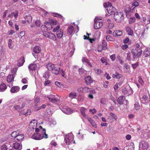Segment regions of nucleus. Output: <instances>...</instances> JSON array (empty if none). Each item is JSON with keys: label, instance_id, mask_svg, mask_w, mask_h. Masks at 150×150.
<instances>
[{"label": "nucleus", "instance_id": "nucleus-16", "mask_svg": "<svg viewBox=\"0 0 150 150\" xmlns=\"http://www.w3.org/2000/svg\"><path fill=\"white\" fill-rule=\"evenodd\" d=\"M41 50V47L38 46H35L33 48V51L36 54L40 53Z\"/></svg>", "mask_w": 150, "mask_h": 150}, {"label": "nucleus", "instance_id": "nucleus-47", "mask_svg": "<svg viewBox=\"0 0 150 150\" xmlns=\"http://www.w3.org/2000/svg\"><path fill=\"white\" fill-rule=\"evenodd\" d=\"M106 102V99L104 98H102L101 99L100 102L101 103L104 105L105 104Z\"/></svg>", "mask_w": 150, "mask_h": 150}, {"label": "nucleus", "instance_id": "nucleus-56", "mask_svg": "<svg viewBox=\"0 0 150 150\" xmlns=\"http://www.w3.org/2000/svg\"><path fill=\"white\" fill-rule=\"evenodd\" d=\"M131 59V56L130 53L129 52L127 54V59L129 60H130Z\"/></svg>", "mask_w": 150, "mask_h": 150}, {"label": "nucleus", "instance_id": "nucleus-25", "mask_svg": "<svg viewBox=\"0 0 150 150\" xmlns=\"http://www.w3.org/2000/svg\"><path fill=\"white\" fill-rule=\"evenodd\" d=\"M14 76L13 74L9 75L7 77V81L8 82H11L13 81Z\"/></svg>", "mask_w": 150, "mask_h": 150}, {"label": "nucleus", "instance_id": "nucleus-63", "mask_svg": "<svg viewBox=\"0 0 150 150\" xmlns=\"http://www.w3.org/2000/svg\"><path fill=\"white\" fill-rule=\"evenodd\" d=\"M128 47L127 45L125 44L122 46V48L123 50H125Z\"/></svg>", "mask_w": 150, "mask_h": 150}, {"label": "nucleus", "instance_id": "nucleus-44", "mask_svg": "<svg viewBox=\"0 0 150 150\" xmlns=\"http://www.w3.org/2000/svg\"><path fill=\"white\" fill-rule=\"evenodd\" d=\"M50 23H52V24H54V22L52 21H49L48 22H45L44 23V24L45 25H48Z\"/></svg>", "mask_w": 150, "mask_h": 150}, {"label": "nucleus", "instance_id": "nucleus-55", "mask_svg": "<svg viewBox=\"0 0 150 150\" xmlns=\"http://www.w3.org/2000/svg\"><path fill=\"white\" fill-rule=\"evenodd\" d=\"M59 28H60L59 25L57 26L56 27H55V28H54L53 29V32H57V30H58Z\"/></svg>", "mask_w": 150, "mask_h": 150}, {"label": "nucleus", "instance_id": "nucleus-38", "mask_svg": "<svg viewBox=\"0 0 150 150\" xmlns=\"http://www.w3.org/2000/svg\"><path fill=\"white\" fill-rule=\"evenodd\" d=\"M132 8H134L135 7H136L139 6V4L137 1H135L132 4Z\"/></svg>", "mask_w": 150, "mask_h": 150}, {"label": "nucleus", "instance_id": "nucleus-27", "mask_svg": "<svg viewBox=\"0 0 150 150\" xmlns=\"http://www.w3.org/2000/svg\"><path fill=\"white\" fill-rule=\"evenodd\" d=\"M88 120L90 122L91 124L93 127L95 128L97 127V126L95 122L90 117L88 118Z\"/></svg>", "mask_w": 150, "mask_h": 150}, {"label": "nucleus", "instance_id": "nucleus-15", "mask_svg": "<svg viewBox=\"0 0 150 150\" xmlns=\"http://www.w3.org/2000/svg\"><path fill=\"white\" fill-rule=\"evenodd\" d=\"M85 82L87 85H89L93 82V80L90 76H88L85 78Z\"/></svg>", "mask_w": 150, "mask_h": 150}, {"label": "nucleus", "instance_id": "nucleus-21", "mask_svg": "<svg viewBox=\"0 0 150 150\" xmlns=\"http://www.w3.org/2000/svg\"><path fill=\"white\" fill-rule=\"evenodd\" d=\"M20 88L18 86L13 87L11 90V92L12 93H16L19 91Z\"/></svg>", "mask_w": 150, "mask_h": 150}, {"label": "nucleus", "instance_id": "nucleus-60", "mask_svg": "<svg viewBox=\"0 0 150 150\" xmlns=\"http://www.w3.org/2000/svg\"><path fill=\"white\" fill-rule=\"evenodd\" d=\"M50 80H46L45 82L44 83V85L45 86H46L48 85V84H49L50 83Z\"/></svg>", "mask_w": 150, "mask_h": 150}, {"label": "nucleus", "instance_id": "nucleus-31", "mask_svg": "<svg viewBox=\"0 0 150 150\" xmlns=\"http://www.w3.org/2000/svg\"><path fill=\"white\" fill-rule=\"evenodd\" d=\"M69 97L71 99L75 98L76 97V93L75 92H71L69 94Z\"/></svg>", "mask_w": 150, "mask_h": 150}, {"label": "nucleus", "instance_id": "nucleus-46", "mask_svg": "<svg viewBox=\"0 0 150 150\" xmlns=\"http://www.w3.org/2000/svg\"><path fill=\"white\" fill-rule=\"evenodd\" d=\"M94 70L97 74L98 75L100 74L101 73V70L100 69H94Z\"/></svg>", "mask_w": 150, "mask_h": 150}, {"label": "nucleus", "instance_id": "nucleus-17", "mask_svg": "<svg viewBox=\"0 0 150 150\" xmlns=\"http://www.w3.org/2000/svg\"><path fill=\"white\" fill-rule=\"evenodd\" d=\"M144 56L145 57L149 56L150 55V48L146 49L143 52Z\"/></svg>", "mask_w": 150, "mask_h": 150}, {"label": "nucleus", "instance_id": "nucleus-6", "mask_svg": "<svg viewBox=\"0 0 150 150\" xmlns=\"http://www.w3.org/2000/svg\"><path fill=\"white\" fill-rule=\"evenodd\" d=\"M114 18L116 21L119 22L123 18V13L122 12H116L114 13Z\"/></svg>", "mask_w": 150, "mask_h": 150}, {"label": "nucleus", "instance_id": "nucleus-45", "mask_svg": "<svg viewBox=\"0 0 150 150\" xmlns=\"http://www.w3.org/2000/svg\"><path fill=\"white\" fill-rule=\"evenodd\" d=\"M83 90V93H87L90 92V88L88 87H85L84 88Z\"/></svg>", "mask_w": 150, "mask_h": 150}, {"label": "nucleus", "instance_id": "nucleus-5", "mask_svg": "<svg viewBox=\"0 0 150 150\" xmlns=\"http://www.w3.org/2000/svg\"><path fill=\"white\" fill-rule=\"evenodd\" d=\"M52 73L55 74H57L59 72L60 74L62 75L63 77H65L64 71L62 69L60 70L59 68L56 67L55 65L54 67V68L52 69V70L51 71Z\"/></svg>", "mask_w": 150, "mask_h": 150}, {"label": "nucleus", "instance_id": "nucleus-61", "mask_svg": "<svg viewBox=\"0 0 150 150\" xmlns=\"http://www.w3.org/2000/svg\"><path fill=\"white\" fill-rule=\"evenodd\" d=\"M21 82L24 84L27 83L28 81L25 78H23L21 80Z\"/></svg>", "mask_w": 150, "mask_h": 150}, {"label": "nucleus", "instance_id": "nucleus-57", "mask_svg": "<svg viewBox=\"0 0 150 150\" xmlns=\"http://www.w3.org/2000/svg\"><path fill=\"white\" fill-rule=\"evenodd\" d=\"M132 66L133 68L134 69H135L138 66V64L137 62L135 64H132Z\"/></svg>", "mask_w": 150, "mask_h": 150}, {"label": "nucleus", "instance_id": "nucleus-7", "mask_svg": "<svg viewBox=\"0 0 150 150\" xmlns=\"http://www.w3.org/2000/svg\"><path fill=\"white\" fill-rule=\"evenodd\" d=\"M49 100L52 103H55L59 100V97L57 95H50L47 96Z\"/></svg>", "mask_w": 150, "mask_h": 150}, {"label": "nucleus", "instance_id": "nucleus-3", "mask_svg": "<svg viewBox=\"0 0 150 150\" xmlns=\"http://www.w3.org/2000/svg\"><path fill=\"white\" fill-rule=\"evenodd\" d=\"M102 19L95 18L94 19V27L95 29H98L100 28L103 25Z\"/></svg>", "mask_w": 150, "mask_h": 150}, {"label": "nucleus", "instance_id": "nucleus-18", "mask_svg": "<svg viewBox=\"0 0 150 150\" xmlns=\"http://www.w3.org/2000/svg\"><path fill=\"white\" fill-rule=\"evenodd\" d=\"M74 27L72 25L69 26L67 29V33L68 35H71L73 32Z\"/></svg>", "mask_w": 150, "mask_h": 150}, {"label": "nucleus", "instance_id": "nucleus-23", "mask_svg": "<svg viewBox=\"0 0 150 150\" xmlns=\"http://www.w3.org/2000/svg\"><path fill=\"white\" fill-rule=\"evenodd\" d=\"M57 35L58 38L61 39L63 35V32L62 30H60L57 32Z\"/></svg>", "mask_w": 150, "mask_h": 150}, {"label": "nucleus", "instance_id": "nucleus-29", "mask_svg": "<svg viewBox=\"0 0 150 150\" xmlns=\"http://www.w3.org/2000/svg\"><path fill=\"white\" fill-rule=\"evenodd\" d=\"M86 109L84 107L81 108L80 109L81 115H82L84 117H86V115L85 113V110Z\"/></svg>", "mask_w": 150, "mask_h": 150}, {"label": "nucleus", "instance_id": "nucleus-34", "mask_svg": "<svg viewBox=\"0 0 150 150\" xmlns=\"http://www.w3.org/2000/svg\"><path fill=\"white\" fill-rule=\"evenodd\" d=\"M79 74L81 75H84L86 71L82 68H81L79 70Z\"/></svg>", "mask_w": 150, "mask_h": 150}, {"label": "nucleus", "instance_id": "nucleus-14", "mask_svg": "<svg viewBox=\"0 0 150 150\" xmlns=\"http://www.w3.org/2000/svg\"><path fill=\"white\" fill-rule=\"evenodd\" d=\"M28 68L30 70L34 71L36 69L37 66L35 64L33 63L30 64L28 67Z\"/></svg>", "mask_w": 150, "mask_h": 150}, {"label": "nucleus", "instance_id": "nucleus-19", "mask_svg": "<svg viewBox=\"0 0 150 150\" xmlns=\"http://www.w3.org/2000/svg\"><path fill=\"white\" fill-rule=\"evenodd\" d=\"M25 62V60L23 57H21L20 59L18 60L17 65L18 66H22Z\"/></svg>", "mask_w": 150, "mask_h": 150}, {"label": "nucleus", "instance_id": "nucleus-28", "mask_svg": "<svg viewBox=\"0 0 150 150\" xmlns=\"http://www.w3.org/2000/svg\"><path fill=\"white\" fill-rule=\"evenodd\" d=\"M50 76V72L48 71H47L44 73L43 75V77L46 79H47L49 78Z\"/></svg>", "mask_w": 150, "mask_h": 150}, {"label": "nucleus", "instance_id": "nucleus-13", "mask_svg": "<svg viewBox=\"0 0 150 150\" xmlns=\"http://www.w3.org/2000/svg\"><path fill=\"white\" fill-rule=\"evenodd\" d=\"M18 12L17 11H16L14 12H12L11 14L8 15V17L12 18L13 16L15 18H16L18 16Z\"/></svg>", "mask_w": 150, "mask_h": 150}, {"label": "nucleus", "instance_id": "nucleus-11", "mask_svg": "<svg viewBox=\"0 0 150 150\" xmlns=\"http://www.w3.org/2000/svg\"><path fill=\"white\" fill-rule=\"evenodd\" d=\"M125 98L124 96H121L117 99V101L118 103L120 105L124 104Z\"/></svg>", "mask_w": 150, "mask_h": 150}, {"label": "nucleus", "instance_id": "nucleus-43", "mask_svg": "<svg viewBox=\"0 0 150 150\" xmlns=\"http://www.w3.org/2000/svg\"><path fill=\"white\" fill-rule=\"evenodd\" d=\"M13 108L14 109L17 111H20L21 110V108L18 105H16L14 106Z\"/></svg>", "mask_w": 150, "mask_h": 150}, {"label": "nucleus", "instance_id": "nucleus-59", "mask_svg": "<svg viewBox=\"0 0 150 150\" xmlns=\"http://www.w3.org/2000/svg\"><path fill=\"white\" fill-rule=\"evenodd\" d=\"M54 16L55 17H59L60 18H62V16L58 13H56L54 15Z\"/></svg>", "mask_w": 150, "mask_h": 150}, {"label": "nucleus", "instance_id": "nucleus-9", "mask_svg": "<svg viewBox=\"0 0 150 150\" xmlns=\"http://www.w3.org/2000/svg\"><path fill=\"white\" fill-rule=\"evenodd\" d=\"M142 145V147L143 150L147 149L148 148V143L145 141H141L140 143V145Z\"/></svg>", "mask_w": 150, "mask_h": 150}, {"label": "nucleus", "instance_id": "nucleus-58", "mask_svg": "<svg viewBox=\"0 0 150 150\" xmlns=\"http://www.w3.org/2000/svg\"><path fill=\"white\" fill-rule=\"evenodd\" d=\"M141 47L140 48V45L139 44H137L136 45L135 50H137L138 51V50L141 49Z\"/></svg>", "mask_w": 150, "mask_h": 150}, {"label": "nucleus", "instance_id": "nucleus-64", "mask_svg": "<svg viewBox=\"0 0 150 150\" xmlns=\"http://www.w3.org/2000/svg\"><path fill=\"white\" fill-rule=\"evenodd\" d=\"M142 51L141 50L139 51V52L137 53V57L138 58L142 54Z\"/></svg>", "mask_w": 150, "mask_h": 150}, {"label": "nucleus", "instance_id": "nucleus-52", "mask_svg": "<svg viewBox=\"0 0 150 150\" xmlns=\"http://www.w3.org/2000/svg\"><path fill=\"white\" fill-rule=\"evenodd\" d=\"M84 99V97L82 96H79L78 98V100L81 101H83Z\"/></svg>", "mask_w": 150, "mask_h": 150}, {"label": "nucleus", "instance_id": "nucleus-1", "mask_svg": "<svg viewBox=\"0 0 150 150\" xmlns=\"http://www.w3.org/2000/svg\"><path fill=\"white\" fill-rule=\"evenodd\" d=\"M43 132L41 134L39 133H34L33 134L32 138L35 140H40L43 138H48L47 135L46 133V130L45 129H43Z\"/></svg>", "mask_w": 150, "mask_h": 150}, {"label": "nucleus", "instance_id": "nucleus-62", "mask_svg": "<svg viewBox=\"0 0 150 150\" xmlns=\"http://www.w3.org/2000/svg\"><path fill=\"white\" fill-rule=\"evenodd\" d=\"M139 82L142 84L144 83L142 79V78L141 77H139Z\"/></svg>", "mask_w": 150, "mask_h": 150}, {"label": "nucleus", "instance_id": "nucleus-39", "mask_svg": "<svg viewBox=\"0 0 150 150\" xmlns=\"http://www.w3.org/2000/svg\"><path fill=\"white\" fill-rule=\"evenodd\" d=\"M25 20L28 22L30 23L32 21V18L30 16H28L25 18Z\"/></svg>", "mask_w": 150, "mask_h": 150}, {"label": "nucleus", "instance_id": "nucleus-53", "mask_svg": "<svg viewBox=\"0 0 150 150\" xmlns=\"http://www.w3.org/2000/svg\"><path fill=\"white\" fill-rule=\"evenodd\" d=\"M114 26V25L113 23H109L108 28L110 29H112Z\"/></svg>", "mask_w": 150, "mask_h": 150}, {"label": "nucleus", "instance_id": "nucleus-2", "mask_svg": "<svg viewBox=\"0 0 150 150\" xmlns=\"http://www.w3.org/2000/svg\"><path fill=\"white\" fill-rule=\"evenodd\" d=\"M103 5L105 7L107 8V10L109 14L112 15L115 13V8L112 6L110 3L109 2L105 3Z\"/></svg>", "mask_w": 150, "mask_h": 150}, {"label": "nucleus", "instance_id": "nucleus-12", "mask_svg": "<svg viewBox=\"0 0 150 150\" xmlns=\"http://www.w3.org/2000/svg\"><path fill=\"white\" fill-rule=\"evenodd\" d=\"M51 24L52 23H50L49 24L48 26V25H42L41 26V30H43V29L46 30H47L48 29L49 30H50L52 29L53 27L51 25Z\"/></svg>", "mask_w": 150, "mask_h": 150}, {"label": "nucleus", "instance_id": "nucleus-33", "mask_svg": "<svg viewBox=\"0 0 150 150\" xmlns=\"http://www.w3.org/2000/svg\"><path fill=\"white\" fill-rule=\"evenodd\" d=\"M64 141L65 142L66 144L68 145L70 144L71 142L70 140L68 138L67 136L65 137Z\"/></svg>", "mask_w": 150, "mask_h": 150}, {"label": "nucleus", "instance_id": "nucleus-10", "mask_svg": "<svg viewBox=\"0 0 150 150\" xmlns=\"http://www.w3.org/2000/svg\"><path fill=\"white\" fill-rule=\"evenodd\" d=\"M62 110L63 112L67 114H70L72 113V110L70 108H67L66 107L65 108H62Z\"/></svg>", "mask_w": 150, "mask_h": 150}, {"label": "nucleus", "instance_id": "nucleus-54", "mask_svg": "<svg viewBox=\"0 0 150 150\" xmlns=\"http://www.w3.org/2000/svg\"><path fill=\"white\" fill-rule=\"evenodd\" d=\"M135 21V18L134 17H133L130 18L129 21V23H133Z\"/></svg>", "mask_w": 150, "mask_h": 150}, {"label": "nucleus", "instance_id": "nucleus-49", "mask_svg": "<svg viewBox=\"0 0 150 150\" xmlns=\"http://www.w3.org/2000/svg\"><path fill=\"white\" fill-rule=\"evenodd\" d=\"M116 33L117 35V36H120L122 34V31L119 30H117Z\"/></svg>", "mask_w": 150, "mask_h": 150}, {"label": "nucleus", "instance_id": "nucleus-24", "mask_svg": "<svg viewBox=\"0 0 150 150\" xmlns=\"http://www.w3.org/2000/svg\"><path fill=\"white\" fill-rule=\"evenodd\" d=\"M126 30L129 35H132L133 33V31L131 29L130 27L129 26L126 27Z\"/></svg>", "mask_w": 150, "mask_h": 150}, {"label": "nucleus", "instance_id": "nucleus-36", "mask_svg": "<svg viewBox=\"0 0 150 150\" xmlns=\"http://www.w3.org/2000/svg\"><path fill=\"white\" fill-rule=\"evenodd\" d=\"M134 109L136 110H139L140 108V107L138 103H136L134 105Z\"/></svg>", "mask_w": 150, "mask_h": 150}, {"label": "nucleus", "instance_id": "nucleus-20", "mask_svg": "<svg viewBox=\"0 0 150 150\" xmlns=\"http://www.w3.org/2000/svg\"><path fill=\"white\" fill-rule=\"evenodd\" d=\"M55 65L51 63L47 64L46 65V68L47 69L50 71L54 68Z\"/></svg>", "mask_w": 150, "mask_h": 150}, {"label": "nucleus", "instance_id": "nucleus-40", "mask_svg": "<svg viewBox=\"0 0 150 150\" xmlns=\"http://www.w3.org/2000/svg\"><path fill=\"white\" fill-rule=\"evenodd\" d=\"M12 40L10 39L9 40V42L8 43V47L11 49H12L13 47V45L12 44Z\"/></svg>", "mask_w": 150, "mask_h": 150}, {"label": "nucleus", "instance_id": "nucleus-4", "mask_svg": "<svg viewBox=\"0 0 150 150\" xmlns=\"http://www.w3.org/2000/svg\"><path fill=\"white\" fill-rule=\"evenodd\" d=\"M43 33V34L45 37L54 40H56V38L54 35L52 33L46 32V30L43 29V30H42Z\"/></svg>", "mask_w": 150, "mask_h": 150}, {"label": "nucleus", "instance_id": "nucleus-30", "mask_svg": "<svg viewBox=\"0 0 150 150\" xmlns=\"http://www.w3.org/2000/svg\"><path fill=\"white\" fill-rule=\"evenodd\" d=\"M23 138L24 135H23L21 134H19V133H18V134L17 135L16 139L17 140L20 141V140L23 139Z\"/></svg>", "mask_w": 150, "mask_h": 150}, {"label": "nucleus", "instance_id": "nucleus-26", "mask_svg": "<svg viewBox=\"0 0 150 150\" xmlns=\"http://www.w3.org/2000/svg\"><path fill=\"white\" fill-rule=\"evenodd\" d=\"M112 77L113 78L120 79L122 77V75L121 74H119L118 72H116L115 74H112Z\"/></svg>", "mask_w": 150, "mask_h": 150}, {"label": "nucleus", "instance_id": "nucleus-8", "mask_svg": "<svg viewBox=\"0 0 150 150\" xmlns=\"http://www.w3.org/2000/svg\"><path fill=\"white\" fill-rule=\"evenodd\" d=\"M12 147L13 150H21L22 148L21 144L17 142L13 143Z\"/></svg>", "mask_w": 150, "mask_h": 150}, {"label": "nucleus", "instance_id": "nucleus-42", "mask_svg": "<svg viewBox=\"0 0 150 150\" xmlns=\"http://www.w3.org/2000/svg\"><path fill=\"white\" fill-rule=\"evenodd\" d=\"M106 39L108 41H113V39L109 35L106 36Z\"/></svg>", "mask_w": 150, "mask_h": 150}, {"label": "nucleus", "instance_id": "nucleus-35", "mask_svg": "<svg viewBox=\"0 0 150 150\" xmlns=\"http://www.w3.org/2000/svg\"><path fill=\"white\" fill-rule=\"evenodd\" d=\"M18 132L16 131H14L11 134V136L13 137H15V139L16 138L18 134Z\"/></svg>", "mask_w": 150, "mask_h": 150}, {"label": "nucleus", "instance_id": "nucleus-48", "mask_svg": "<svg viewBox=\"0 0 150 150\" xmlns=\"http://www.w3.org/2000/svg\"><path fill=\"white\" fill-rule=\"evenodd\" d=\"M1 150H7V146L5 144L3 145L1 147Z\"/></svg>", "mask_w": 150, "mask_h": 150}, {"label": "nucleus", "instance_id": "nucleus-32", "mask_svg": "<svg viewBox=\"0 0 150 150\" xmlns=\"http://www.w3.org/2000/svg\"><path fill=\"white\" fill-rule=\"evenodd\" d=\"M142 99L145 101V102L147 103L149 101V98H148V96L146 95H144L142 97Z\"/></svg>", "mask_w": 150, "mask_h": 150}, {"label": "nucleus", "instance_id": "nucleus-37", "mask_svg": "<svg viewBox=\"0 0 150 150\" xmlns=\"http://www.w3.org/2000/svg\"><path fill=\"white\" fill-rule=\"evenodd\" d=\"M102 45L103 47L104 48H105V50L107 49L106 47L107 44V42H106L105 40H103L102 42Z\"/></svg>", "mask_w": 150, "mask_h": 150}, {"label": "nucleus", "instance_id": "nucleus-41", "mask_svg": "<svg viewBox=\"0 0 150 150\" xmlns=\"http://www.w3.org/2000/svg\"><path fill=\"white\" fill-rule=\"evenodd\" d=\"M131 52L132 53V55L133 56V57L134 59H135L137 57V53L136 52H134L133 51V49L131 50Z\"/></svg>", "mask_w": 150, "mask_h": 150}, {"label": "nucleus", "instance_id": "nucleus-51", "mask_svg": "<svg viewBox=\"0 0 150 150\" xmlns=\"http://www.w3.org/2000/svg\"><path fill=\"white\" fill-rule=\"evenodd\" d=\"M110 115L111 116H112V117H113L115 120H116L117 119V116L115 114H114L113 113H110Z\"/></svg>", "mask_w": 150, "mask_h": 150}, {"label": "nucleus", "instance_id": "nucleus-22", "mask_svg": "<svg viewBox=\"0 0 150 150\" xmlns=\"http://www.w3.org/2000/svg\"><path fill=\"white\" fill-rule=\"evenodd\" d=\"M6 84L4 83H2L0 85V91H5L7 88Z\"/></svg>", "mask_w": 150, "mask_h": 150}, {"label": "nucleus", "instance_id": "nucleus-50", "mask_svg": "<svg viewBox=\"0 0 150 150\" xmlns=\"http://www.w3.org/2000/svg\"><path fill=\"white\" fill-rule=\"evenodd\" d=\"M35 23L36 26L38 27H39L40 26V22L39 20L36 21L35 22Z\"/></svg>", "mask_w": 150, "mask_h": 150}]
</instances>
